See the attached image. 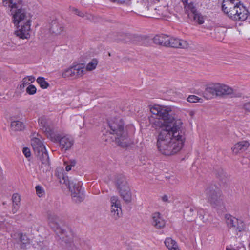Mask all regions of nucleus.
<instances>
[{
  "mask_svg": "<svg viewBox=\"0 0 250 250\" xmlns=\"http://www.w3.org/2000/svg\"><path fill=\"white\" fill-rule=\"evenodd\" d=\"M150 112L152 127L161 129L157 141L159 151L168 156L177 153L182 149L185 140L182 122L172 116L170 107L155 105L150 108Z\"/></svg>",
  "mask_w": 250,
  "mask_h": 250,
  "instance_id": "f257e3e1",
  "label": "nucleus"
},
{
  "mask_svg": "<svg viewBox=\"0 0 250 250\" xmlns=\"http://www.w3.org/2000/svg\"><path fill=\"white\" fill-rule=\"evenodd\" d=\"M4 7L10 8L12 21L17 30L14 34L21 39H28L31 26V16L22 7L21 0H2Z\"/></svg>",
  "mask_w": 250,
  "mask_h": 250,
  "instance_id": "f03ea898",
  "label": "nucleus"
},
{
  "mask_svg": "<svg viewBox=\"0 0 250 250\" xmlns=\"http://www.w3.org/2000/svg\"><path fill=\"white\" fill-rule=\"evenodd\" d=\"M55 175L59 179L61 183L68 187L71 193L72 198L75 202L80 203L83 200L84 196L82 190V183L70 181L68 177L63 173L62 169L60 171L57 170L55 172Z\"/></svg>",
  "mask_w": 250,
  "mask_h": 250,
  "instance_id": "7ed1b4c3",
  "label": "nucleus"
},
{
  "mask_svg": "<svg viewBox=\"0 0 250 250\" xmlns=\"http://www.w3.org/2000/svg\"><path fill=\"white\" fill-rule=\"evenodd\" d=\"M109 127L112 131L111 133L115 135L116 143L123 147L129 146L130 140L128 138L127 133L124 130L123 121L120 118H115L109 123Z\"/></svg>",
  "mask_w": 250,
  "mask_h": 250,
  "instance_id": "20e7f679",
  "label": "nucleus"
},
{
  "mask_svg": "<svg viewBox=\"0 0 250 250\" xmlns=\"http://www.w3.org/2000/svg\"><path fill=\"white\" fill-rule=\"evenodd\" d=\"M207 202L213 208H219L224 207L223 196L221 190L215 186H210L205 189Z\"/></svg>",
  "mask_w": 250,
  "mask_h": 250,
  "instance_id": "39448f33",
  "label": "nucleus"
},
{
  "mask_svg": "<svg viewBox=\"0 0 250 250\" xmlns=\"http://www.w3.org/2000/svg\"><path fill=\"white\" fill-rule=\"evenodd\" d=\"M205 91L213 96L223 97L227 95H232V97L241 96L239 93H235L234 90L229 86L220 83H215L209 84Z\"/></svg>",
  "mask_w": 250,
  "mask_h": 250,
  "instance_id": "423d86ee",
  "label": "nucleus"
},
{
  "mask_svg": "<svg viewBox=\"0 0 250 250\" xmlns=\"http://www.w3.org/2000/svg\"><path fill=\"white\" fill-rule=\"evenodd\" d=\"M115 183L121 196L125 202L127 203L131 202L132 196L126 178L123 175H117L115 179Z\"/></svg>",
  "mask_w": 250,
  "mask_h": 250,
  "instance_id": "0eeeda50",
  "label": "nucleus"
},
{
  "mask_svg": "<svg viewBox=\"0 0 250 250\" xmlns=\"http://www.w3.org/2000/svg\"><path fill=\"white\" fill-rule=\"evenodd\" d=\"M183 3L189 18L199 24H203L204 22V17L197 10L195 4L192 2L188 3V0H184Z\"/></svg>",
  "mask_w": 250,
  "mask_h": 250,
  "instance_id": "6e6552de",
  "label": "nucleus"
},
{
  "mask_svg": "<svg viewBox=\"0 0 250 250\" xmlns=\"http://www.w3.org/2000/svg\"><path fill=\"white\" fill-rule=\"evenodd\" d=\"M39 124L42 130L46 134L47 137L51 140H56L58 137L56 135L54 129L50 125V123L44 117H41L39 119Z\"/></svg>",
  "mask_w": 250,
  "mask_h": 250,
  "instance_id": "1a4fd4ad",
  "label": "nucleus"
},
{
  "mask_svg": "<svg viewBox=\"0 0 250 250\" xmlns=\"http://www.w3.org/2000/svg\"><path fill=\"white\" fill-rule=\"evenodd\" d=\"M85 73V70L84 67L81 65H76L64 70L62 73V77L76 78L82 77Z\"/></svg>",
  "mask_w": 250,
  "mask_h": 250,
  "instance_id": "9d476101",
  "label": "nucleus"
},
{
  "mask_svg": "<svg viewBox=\"0 0 250 250\" xmlns=\"http://www.w3.org/2000/svg\"><path fill=\"white\" fill-rule=\"evenodd\" d=\"M240 2L239 0H223L222 8L223 11L230 18L234 16Z\"/></svg>",
  "mask_w": 250,
  "mask_h": 250,
  "instance_id": "9b49d317",
  "label": "nucleus"
},
{
  "mask_svg": "<svg viewBox=\"0 0 250 250\" xmlns=\"http://www.w3.org/2000/svg\"><path fill=\"white\" fill-rule=\"evenodd\" d=\"M31 145L38 157H42V154H48L43 144L38 138L34 137L32 139Z\"/></svg>",
  "mask_w": 250,
  "mask_h": 250,
  "instance_id": "f8f14e48",
  "label": "nucleus"
},
{
  "mask_svg": "<svg viewBox=\"0 0 250 250\" xmlns=\"http://www.w3.org/2000/svg\"><path fill=\"white\" fill-rule=\"evenodd\" d=\"M58 139L56 140H51L53 142H59L60 146L61 149L65 151L69 149L74 144L73 138L69 135H65L61 137L59 134L56 133Z\"/></svg>",
  "mask_w": 250,
  "mask_h": 250,
  "instance_id": "ddd939ff",
  "label": "nucleus"
},
{
  "mask_svg": "<svg viewBox=\"0 0 250 250\" xmlns=\"http://www.w3.org/2000/svg\"><path fill=\"white\" fill-rule=\"evenodd\" d=\"M40 161V171L41 173L47 175L52 170L48 154H42V156L38 157Z\"/></svg>",
  "mask_w": 250,
  "mask_h": 250,
  "instance_id": "4468645a",
  "label": "nucleus"
},
{
  "mask_svg": "<svg viewBox=\"0 0 250 250\" xmlns=\"http://www.w3.org/2000/svg\"><path fill=\"white\" fill-rule=\"evenodd\" d=\"M110 202L111 204V214L115 219H117L122 214L120 201L118 197L112 196L111 197Z\"/></svg>",
  "mask_w": 250,
  "mask_h": 250,
  "instance_id": "2eb2a0df",
  "label": "nucleus"
},
{
  "mask_svg": "<svg viewBox=\"0 0 250 250\" xmlns=\"http://www.w3.org/2000/svg\"><path fill=\"white\" fill-rule=\"evenodd\" d=\"M234 14V16L231 18L232 19L238 21H244L247 19L249 12L247 8L240 3L236 7V10Z\"/></svg>",
  "mask_w": 250,
  "mask_h": 250,
  "instance_id": "dca6fc26",
  "label": "nucleus"
},
{
  "mask_svg": "<svg viewBox=\"0 0 250 250\" xmlns=\"http://www.w3.org/2000/svg\"><path fill=\"white\" fill-rule=\"evenodd\" d=\"M59 217L55 214H49L48 217V222L50 227L57 233L64 234L65 230L62 229L58 223Z\"/></svg>",
  "mask_w": 250,
  "mask_h": 250,
  "instance_id": "f3484780",
  "label": "nucleus"
},
{
  "mask_svg": "<svg viewBox=\"0 0 250 250\" xmlns=\"http://www.w3.org/2000/svg\"><path fill=\"white\" fill-rule=\"evenodd\" d=\"M64 29L63 23L58 19H55L51 21L49 24V31L55 35H59Z\"/></svg>",
  "mask_w": 250,
  "mask_h": 250,
  "instance_id": "a211bd4d",
  "label": "nucleus"
},
{
  "mask_svg": "<svg viewBox=\"0 0 250 250\" xmlns=\"http://www.w3.org/2000/svg\"><path fill=\"white\" fill-rule=\"evenodd\" d=\"M168 44L167 46L173 48H179L182 49L187 48L189 44L187 41L181 40L176 38L169 37Z\"/></svg>",
  "mask_w": 250,
  "mask_h": 250,
  "instance_id": "6ab92c4d",
  "label": "nucleus"
},
{
  "mask_svg": "<svg viewBox=\"0 0 250 250\" xmlns=\"http://www.w3.org/2000/svg\"><path fill=\"white\" fill-rule=\"evenodd\" d=\"M14 238L17 239V243L22 249H25L27 246L29 245V239L27 236L22 233L15 234L14 235Z\"/></svg>",
  "mask_w": 250,
  "mask_h": 250,
  "instance_id": "aec40b11",
  "label": "nucleus"
},
{
  "mask_svg": "<svg viewBox=\"0 0 250 250\" xmlns=\"http://www.w3.org/2000/svg\"><path fill=\"white\" fill-rule=\"evenodd\" d=\"M152 224L157 229H161L165 227V221L162 218L159 212H155L152 214Z\"/></svg>",
  "mask_w": 250,
  "mask_h": 250,
  "instance_id": "412c9836",
  "label": "nucleus"
},
{
  "mask_svg": "<svg viewBox=\"0 0 250 250\" xmlns=\"http://www.w3.org/2000/svg\"><path fill=\"white\" fill-rule=\"evenodd\" d=\"M250 146V143L247 141H242L234 145L232 148L234 153L237 154L240 151H244L247 149Z\"/></svg>",
  "mask_w": 250,
  "mask_h": 250,
  "instance_id": "4be33fe9",
  "label": "nucleus"
},
{
  "mask_svg": "<svg viewBox=\"0 0 250 250\" xmlns=\"http://www.w3.org/2000/svg\"><path fill=\"white\" fill-rule=\"evenodd\" d=\"M169 37L164 34L155 36L153 38V42L156 44L167 46Z\"/></svg>",
  "mask_w": 250,
  "mask_h": 250,
  "instance_id": "5701e85b",
  "label": "nucleus"
},
{
  "mask_svg": "<svg viewBox=\"0 0 250 250\" xmlns=\"http://www.w3.org/2000/svg\"><path fill=\"white\" fill-rule=\"evenodd\" d=\"M165 244L169 250H180L177 242L171 238H167Z\"/></svg>",
  "mask_w": 250,
  "mask_h": 250,
  "instance_id": "b1692460",
  "label": "nucleus"
},
{
  "mask_svg": "<svg viewBox=\"0 0 250 250\" xmlns=\"http://www.w3.org/2000/svg\"><path fill=\"white\" fill-rule=\"evenodd\" d=\"M35 80V77L32 76H29L25 77L23 79L21 82V83L20 85V89L21 90L24 89L25 86L30 85V83L34 82Z\"/></svg>",
  "mask_w": 250,
  "mask_h": 250,
  "instance_id": "393cba45",
  "label": "nucleus"
},
{
  "mask_svg": "<svg viewBox=\"0 0 250 250\" xmlns=\"http://www.w3.org/2000/svg\"><path fill=\"white\" fill-rule=\"evenodd\" d=\"M11 126L14 130L21 131L25 128V125L22 122L14 121L11 122Z\"/></svg>",
  "mask_w": 250,
  "mask_h": 250,
  "instance_id": "a878e982",
  "label": "nucleus"
},
{
  "mask_svg": "<svg viewBox=\"0 0 250 250\" xmlns=\"http://www.w3.org/2000/svg\"><path fill=\"white\" fill-rule=\"evenodd\" d=\"M226 219V224L228 227H236V223L238 222V219L230 215H226L225 216Z\"/></svg>",
  "mask_w": 250,
  "mask_h": 250,
  "instance_id": "bb28decb",
  "label": "nucleus"
},
{
  "mask_svg": "<svg viewBox=\"0 0 250 250\" xmlns=\"http://www.w3.org/2000/svg\"><path fill=\"white\" fill-rule=\"evenodd\" d=\"M184 215L189 221L195 216V210L192 208H187L184 212Z\"/></svg>",
  "mask_w": 250,
  "mask_h": 250,
  "instance_id": "cd10ccee",
  "label": "nucleus"
},
{
  "mask_svg": "<svg viewBox=\"0 0 250 250\" xmlns=\"http://www.w3.org/2000/svg\"><path fill=\"white\" fill-rule=\"evenodd\" d=\"M97 61L96 59H93L86 65L85 70L92 71L95 69L97 65Z\"/></svg>",
  "mask_w": 250,
  "mask_h": 250,
  "instance_id": "c85d7f7f",
  "label": "nucleus"
},
{
  "mask_svg": "<svg viewBox=\"0 0 250 250\" xmlns=\"http://www.w3.org/2000/svg\"><path fill=\"white\" fill-rule=\"evenodd\" d=\"M37 82L40 85L41 87L45 89L49 86L48 83L45 80L43 77H39L37 79Z\"/></svg>",
  "mask_w": 250,
  "mask_h": 250,
  "instance_id": "c756f323",
  "label": "nucleus"
},
{
  "mask_svg": "<svg viewBox=\"0 0 250 250\" xmlns=\"http://www.w3.org/2000/svg\"><path fill=\"white\" fill-rule=\"evenodd\" d=\"M239 231H244L246 229V227L244 223L238 219V222L236 223V227H235Z\"/></svg>",
  "mask_w": 250,
  "mask_h": 250,
  "instance_id": "7c9ffc66",
  "label": "nucleus"
},
{
  "mask_svg": "<svg viewBox=\"0 0 250 250\" xmlns=\"http://www.w3.org/2000/svg\"><path fill=\"white\" fill-rule=\"evenodd\" d=\"M37 89L33 85H29L26 89V92L29 95H33L36 93Z\"/></svg>",
  "mask_w": 250,
  "mask_h": 250,
  "instance_id": "2f4dec72",
  "label": "nucleus"
},
{
  "mask_svg": "<svg viewBox=\"0 0 250 250\" xmlns=\"http://www.w3.org/2000/svg\"><path fill=\"white\" fill-rule=\"evenodd\" d=\"M35 188L36 190V193L39 197H42L44 194V191L41 186H37Z\"/></svg>",
  "mask_w": 250,
  "mask_h": 250,
  "instance_id": "473e14b6",
  "label": "nucleus"
},
{
  "mask_svg": "<svg viewBox=\"0 0 250 250\" xmlns=\"http://www.w3.org/2000/svg\"><path fill=\"white\" fill-rule=\"evenodd\" d=\"M201 99L195 95H190L187 99L188 102L190 103H196L200 102Z\"/></svg>",
  "mask_w": 250,
  "mask_h": 250,
  "instance_id": "72a5a7b5",
  "label": "nucleus"
},
{
  "mask_svg": "<svg viewBox=\"0 0 250 250\" xmlns=\"http://www.w3.org/2000/svg\"><path fill=\"white\" fill-rule=\"evenodd\" d=\"M7 47V49L14 50L16 49V44L12 42H8L4 44Z\"/></svg>",
  "mask_w": 250,
  "mask_h": 250,
  "instance_id": "f704fd0d",
  "label": "nucleus"
},
{
  "mask_svg": "<svg viewBox=\"0 0 250 250\" xmlns=\"http://www.w3.org/2000/svg\"><path fill=\"white\" fill-rule=\"evenodd\" d=\"M241 108L245 110V112L250 113V102L244 103L242 105Z\"/></svg>",
  "mask_w": 250,
  "mask_h": 250,
  "instance_id": "c9c22d12",
  "label": "nucleus"
},
{
  "mask_svg": "<svg viewBox=\"0 0 250 250\" xmlns=\"http://www.w3.org/2000/svg\"><path fill=\"white\" fill-rule=\"evenodd\" d=\"M12 201L13 203H16L18 204H20V196L18 194H14L12 196Z\"/></svg>",
  "mask_w": 250,
  "mask_h": 250,
  "instance_id": "e433bc0d",
  "label": "nucleus"
},
{
  "mask_svg": "<svg viewBox=\"0 0 250 250\" xmlns=\"http://www.w3.org/2000/svg\"><path fill=\"white\" fill-rule=\"evenodd\" d=\"M22 152L26 158H28L31 156L30 150L27 147H24Z\"/></svg>",
  "mask_w": 250,
  "mask_h": 250,
  "instance_id": "4c0bfd02",
  "label": "nucleus"
},
{
  "mask_svg": "<svg viewBox=\"0 0 250 250\" xmlns=\"http://www.w3.org/2000/svg\"><path fill=\"white\" fill-rule=\"evenodd\" d=\"M20 207V204H18L16 203H13L12 212L13 214L16 213L18 210L19 209Z\"/></svg>",
  "mask_w": 250,
  "mask_h": 250,
  "instance_id": "58836bf2",
  "label": "nucleus"
},
{
  "mask_svg": "<svg viewBox=\"0 0 250 250\" xmlns=\"http://www.w3.org/2000/svg\"><path fill=\"white\" fill-rule=\"evenodd\" d=\"M170 197H168V196L165 195L161 197V200L165 203L166 204H167V203H170Z\"/></svg>",
  "mask_w": 250,
  "mask_h": 250,
  "instance_id": "ea45409f",
  "label": "nucleus"
},
{
  "mask_svg": "<svg viewBox=\"0 0 250 250\" xmlns=\"http://www.w3.org/2000/svg\"><path fill=\"white\" fill-rule=\"evenodd\" d=\"M74 12L75 14H76L80 17H83L85 16V14L84 13V12H83V11H80L78 9H75L74 10Z\"/></svg>",
  "mask_w": 250,
  "mask_h": 250,
  "instance_id": "a19ab883",
  "label": "nucleus"
},
{
  "mask_svg": "<svg viewBox=\"0 0 250 250\" xmlns=\"http://www.w3.org/2000/svg\"><path fill=\"white\" fill-rule=\"evenodd\" d=\"M71 167L70 165L66 166V167H65V169L67 171H70L71 170Z\"/></svg>",
  "mask_w": 250,
  "mask_h": 250,
  "instance_id": "79ce46f5",
  "label": "nucleus"
},
{
  "mask_svg": "<svg viewBox=\"0 0 250 250\" xmlns=\"http://www.w3.org/2000/svg\"><path fill=\"white\" fill-rule=\"evenodd\" d=\"M75 165V161H72L71 162V164L70 165L71 167L74 166Z\"/></svg>",
  "mask_w": 250,
  "mask_h": 250,
  "instance_id": "37998d69",
  "label": "nucleus"
},
{
  "mask_svg": "<svg viewBox=\"0 0 250 250\" xmlns=\"http://www.w3.org/2000/svg\"><path fill=\"white\" fill-rule=\"evenodd\" d=\"M249 247L250 248V242L249 243Z\"/></svg>",
  "mask_w": 250,
  "mask_h": 250,
  "instance_id": "c03bdc74",
  "label": "nucleus"
}]
</instances>
